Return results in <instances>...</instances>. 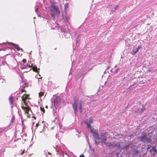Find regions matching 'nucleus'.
Instances as JSON below:
<instances>
[{"label": "nucleus", "mask_w": 157, "mask_h": 157, "mask_svg": "<svg viewBox=\"0 0 157 157\" xmlns=\"http://www.w3.org/2000/svg\"><path fill=\"white\" fill-rule=\"evenodd\" d=\"M155 153H153V154H152V156H155Z\"/></svg>", "instance_id": "2f4dec72"}, {"label": "nucleus", "mask_w": 157, "mask_h": 157, "mask_svg": "<svg viewBox=\"0 0 157 157\" xmlns=\"http://www.w3.org/2000/svg\"><path fill=\"white\" fill-rule=\"evenodd\" d=\"M135 152L136 154H138V153H139V151L138 150H136Z\"/></svg>", "instance_id": "bb28decb"}, {"label": "nucleus", "mask_w": 157, "mask_h": 157, "mask_svg": "<svg viewBox=\"0 0 157 157\" xmlns=\"http://www.w3.org/2000/svg\"><path fill=\"white\" fill-rule=\"evenodd\" d=\"M40 109L41 111L43 112L44 113L45 112V110L44 107H40Z\"/></svg>", "instance_id": "aec40b11"}, {"label": "nucleus", "mask_w": 157, "mask_h": 157, "mask_svg": "<svg viewBox=\"0 0 157 157\" xmlns=\"http://www.w3.org/2000/svg\"><path fill=\"white\" fill-rule=\"evenodd\" d=\"M117 71H118V70H116V72Z\"/></svg>", "instance_id": "4c0bfd02"}, {"label": "nucleus", "mask_w": 157, "mask_h": 157, "mask_svg": "<svg viewBox=\"0 0 157 157\" xmlns=\"http://www.w3.org/2000/svg\"><path fill=\"white\" fill-rule=\"evenodd\" d=\"M93 123L92 120L91 118H89V123Z\"/></svg>", "instance_id": "5701e85b"}, {"label": "nucleus", "mask_w": 157, "mask_h": 157, "mask_svg": "<svg viewBox=\"0 0 157 157\" xmlns=\"http://www.w3.org/2000/svg\"><path fill=\"white\" fill-rule=\"evenodd\" d=\"M21 107L25 113L29 114V111L31 110V108L29 106H25L23 103H21Z\"/></svg>", "instance_id": "39448f33"}, {"label": "nucleus", "mask_w": 157, "mask_h": 157, "mask_svg": "<svg viewBox=\"0 0 157 157\" xmlns=\"http://www.w3.org/2000/svg\"><path fill=\"white\" fill-rule=\"evenodd\" d=\"M83 104L79 103V109L81 113H82V105Z\"/></svg>", "instance_id": "dca6fc26"}, {"label": "nucleus", "mask_w": 157, "mask_h": 157, "mask_svg": "<svg viewBox=\"0 0 157 157\" xmlns=\"http://www.w3.org/2000/svg\"><path fill=\"white\" fill-rule=\"evenodd\" d=\"M108 133L107 132L101 133L100 134V139L101 140V142L104 144L108 147H110L112 145V143L110 142H106L107 140V136Z\"/></svg>", "instance_id": "f03ea898"}, {"label": "nucleus", "mask_w": 157, "mask_h": 157, "mask_svg": "<svg viewBox=\"0 0 157 157\" xmlns=\"http://www.w3.org/2000/svg\"><path fill=\"white\" fill-rule=\"evenodd\" d=\"M145 135H144L141 138V141H146V142H147L149 143H151V137L150 136L148 138L147 137H145Z\"/></svg>", "instance_id": "20e7f679"}, {"label": "nucleus", "mask_w": 157, "mask_h": 157, "mask_svg": "<svg viewBox=\"0 0 157 157\" xmlns=\"http://www.w3.org/2000/svg\"><path fill=\"white\" fill-rule=\"evenodd\" d=\"M79 103H81V104H84V101H82V99H81L80 101V102H79Z\"/></svg>", "instance_id": "b1692460"}, {"label": "nucleus", "mask_w": 157, "mask_h": 157, "mask_svg": "<svg viewBox=\"0 0 157 157\" xmlns=\"http://www.w3.org/2000/svg\"><path fill=\"white\" fill-rule=\"evenodd\" d=\"M152 147V149L150 150V152H151L152 151L155 152V153H157V150L156 149L155 146H152L150 145H148L147 148V151L149 150Z\"/></svg>", "instance_id": "0eeeda50"}, {"label": "nucleus", "mask_w": 157, "mask_h": 157, "mask_svg": "<svg viewBox=\"0 0 157 157\" xmlns=\"http://www.w3.org/2000/svg\"><path fill=\"white\" fill-rule=\"evenodd\" d=\"M39 125V124L38 123H36V127H38Z\"/></svg>", "instance_id": "c756f323"}, {"label": "nucleus", "mask_w": 157, "mask_h": 157, "mask_svg": "<svg viewBox=\"0 0 157 157\" xmlns=\"http://www.w3.org/2000/svg\"><path fill=\"white\" fill-rule=\"evenodd\" d=\"M22 103H23V104H24L25 105V106H29V105H28L27 103L26 102V101H25V102H23Z\"/></svg>", "instance_id": "412c9836"}, {"label": "nucleus", "mask_w": 157, "mask_h": 157, "mask_svg": "<svg viewBox=\"0 0 157 157\" xmlns=\"http://www.w3.org/2000/svg\"><path fill=\"white\" fill-rule=\"evenodd\" d=\"M48 154H49V155H51V156L52 155V153H50V152H48Z\"/></svg>", "instance_id": "473e14b6"}, {"label": "nucleus", "mask_w": 157, "mask_h": 157, "mask_svg": "<svg viewBox=\"0 0 157 157\" xmlns=\"http://www.w3.org/2000/svg\"><path fill=\"white\" fill-rule=\"evenodd\" d=\"M24 153V151H23V152H22L21 153V155H23V154Z\"/></svg>", "instance_id": "72a5a7b5"}, {"label": "nucleus", "mask_w": 157, "mask_h": 157, "mask_svg": "<svg viewBox=\"0 0 157 157\" xmlns=\"http://www.w3.org/2000/svg\"><path fill=\"white\" fill-rule=\"evenodd\" d=\"M15 119V117L14 116H13L12 118V122H13L14 120Z\"/></svg>", "instance_id": "a878e982"}, {"label": "nucleus", "mask_w": 157, "mask_h": 157, "mask_svg": "<svg viewBox=\"0 0 157 157\" xmlns=\"http://www.w3.org/2000/svg\"><path fill=\"white\" fill-rule=\"evenodd\" d=\"M30 95L29 94H25L21 97V99L23 102H25L27 99H29V97Z\"/></svg>", "instance_id": "6e6552de"}, {"label": "nucleus", "mask_w": 157, "mask_h": 157, "mask_svg": "<svg viewBox=\"0 0 157 157\" xmlns=\"http://www.w3.org/2000/svg\"><path fill=\"white\" fill-rule=\"evenodd\" d=\"M113 147L116 146L118 148H120L121 147V144L119 142H115L114 141H113L112 142V145Z\"/></svg>", "instance_id": "1a4fd4ad"}, {"label": "nucleus", "mask_w": 157, "mask_h": 157, "mask_svg": "<svg viewBox=\"0 0 157 157\" xmlns=\"http://www.w3.org/2000/svg\"><path fill=\"white\" fill-rule=\"evenodd\" d=\"M79 157H85V156L83 155H81Z\"/></svg>", "instance_id": "7c9ffc66"}, {"label": "nucleus", "mask_w": 157, "mask_h": 157, "mask_svg": "<svg viewBox=\"0 0 157 157\" xmlns=\"http://www.w3.org/2000/svg\"><path fill=\"white\" fill-rule=\"evenodd\" d=\"M78 98H75L74 99V103L72 104V107L74 110L75 113L78 111L77 106L78 103Z\"/></svg>", "instance_id": "7ed1b4c3"}, {"label": "nucleus", "mask_w": 157, "mask_h": 157, "mask_svg": "<svg viewBox=\"0 0 157 157\" xmlns=\"http://www.w3.org/2000/svg\"><path fill=\"white\" fill-rule=\"evenodd\" d=\"M44 92H40L39 94V96L40 97H41L44 95Z\"/></svg>", "instance_id": "6ab92c4d"}, {"label": "nucleus", "mask_w": 157, "mask_h": 157, "mask_svg": "<svg viewBox=\"0 0 157 157\" xmlns=\"http://www.w3.org/2000/svg\"><path fill=\"white\" fill-rule=\"evenodd\" d=\"M32 69L34 72H36L37 73H39V71L38 70H40V68H38V69L37 68V67L36 66H34L32 67Z\"/></svg>", "instance_id": "9b49d317"}, {"label": "nucleus", "mask_w": 157, "mask_h": 157, "mask_svg": "<svg viewBox=\"0 0 157 157\" xmlns=\"http://www.w3.org/2000/svg\"><path fill=\"white\" fill-rule=\"evenodd\" d=\"M85 123L87 125V127L88 128H90L91 127V125H90V123H86L85 122Z\"/></svg>", "instance_id": "a211bd4d"}, {"label": "nucleus", "mask_w": 157, "mask_h": 157, "mask_svg": "<svg viewBox=\"0 0 157 157\" xmlns=\"http://www.w3.org/2000/svg\"><path fill=\"white\" fill-rule=\"evenodd\" d=\"M93 136L95 139V144L98 145L100 142L99 141L100 137H99V135L97 133L95 132Z\"/></svg>", "instance_id": "423d86ee"}, {"label": "nucleus", "mask_w": 157, "mask_h": 157, "mask_svg": "<svg viewBox=\"0 0 157 157\" xmlns=\"http://www.w3.org/2000/svg\"><path fill=\"white\" fill-rule=\"evenodd\" d=\"M12 44L14 46V48L17 49L18 51H19L20 50V48L19 47L18 45H17L14 43H12Z\"/></svg>", "instance_id": "f8f14e48"}, {"label": "nucleus", "mask_w": 157, "mask_h": 157, "mask_svg": "<svg viewBox=\"0 0 157 157\" xmlns=\"http://www.w3.org/2000/svg\"><path fill=\"white\" fill-rule=\"evenodd\" d=\"M40 132H42V131H40Z\"/></svg>", "instance_id": "a19ab883"}, {"label": "nucleus", "mask_w": 157, "mask_h": 157, "mask_svg": "<svg viewBox=\"0 0 157 157\" xmlns=\"http://www.w3.org/2000/svg\"><path fill=\"white\" fill-rule=\"evenodd\" d=\"M54 128V127L52 128V129H53Z\"/></svg>", "instance_id": "ea45409f"}, {"label": "nucleus", "mask_w": 157, "mask_h": 157, "mask_svg": "<svg viewBox=\"0 0 157 157\" xmlns=\"http://www.w3.org/2000/svg\"><path fill=\"white\" fill-rule=\"evenodd\" d=\"M90 132L91 133H93V134L94 133L96 132L95 130L92 129L91 128H90Z\"/></svg>", "instance_id": "4be33fe9"}, {"label": "nucleus", "mask_w": 157, "mask_h": 157, "mask_svg": "<svg viewBox=\"0 0 157 157\" xmlns=\"http://www.w3.org/2000/svg\"><path fill=\"white\" fill-rule=\"evenodd\" d=\"M66 7L67 8V7H67V6H66Z\"/></svg>", "instance_id": "e433bc0d"}, {"label": "nucleus", "mask_w": 157, "mask_h": 157, "mask_svg": "<svg viewBox=\"0 0 157 157\" xmlns=\"http://www.w3.org/2000/svg\"><path fill=\"white\" fill-rule=\"evenodd\" d=\"M120 154V153H116V156L118 157V155H119Z\"/></svg>", "instance_id": "c85d7f7f"}, {"label": "nucleus", "mask_w": 157, "mask_h": 157, "mask_svg": "<svg viewBox=\"0 0 157 157\" xmlns=\"http://www.w3.org/2000/svg\"><path fill=\"white\" fill-rule=\"evenodd\" d=\"M26 59H23L22 62L24 63L26 62Z\"/></svg>", "instance_id": "393cba45"}, {"label": "nucleus", "mask_w": 157, "mask_h": 157, "mask_svg": "<svg viewBox=\"0 0 157 157\" xmlns=\"http://www.w3.org/2000/svg\"><path fill=\"white\" fill-rule=\"evenodd\" d=\"M142 108L139 109L138 110V111L140 112L141 113H142L145 109V108L143 107V105H142Z\"/></svg>", "instance_id": "4468645a"}, {"label": "nucleus", "mask_w": 157, "mask_h": 157, "mask_svg": "<svg viewBox=\"0 0 157 157\" xmlns=\"http://www.w3.org/2000/svg\"><path fill=\"white\" fill-rule=\"evenodd\" d=\"M46 108H48V106L47 105H46Z\"/></svg>", "instance_id": "c9c22d12"}, {"label": "nucleus", "mask_w": 157, "mask_h": 157, "mask_svg": "<svg viewBox=\"0 0 157 157\" xmlns=\"http://www.w3.org/2000/svg\"><path fill=\"white\" fill-rule=\"evenodd\" d=\"M33 117L34 118V119H36V117Z\"/></svg>", "instance_id": "f704fd0d"}, {"label": "nucleus", "mask_w": 157, "mask_h": 157, "mask_svg": "<svg viewBox=\"0 0 157 157\" xmlns=\"http://www.w3.org/2000/svg\"><path fill=\"white\" fill-rule=\"evenodd\" d=\"M33 67V64H31V65H28V67Z\"/></svg>", "instance_id": "cd10ccee"}, {"label": "nucleus", "mask_w": 157, "mask_h": 157, "mask_svg": "<svg viewBox=\"0 0 157 157\" xmlns=\"http://www.w3.org/2000/svg\"><path fill=\"white\" fill-rule=\"evenodd\" d=\"M117 71H118V70H116V72Z\"/></svg>", "instance_id": "58836bf2"}, {"label": "nucleus", "mask_w": 157, "mask_h": 157, "mask_svg": "<svg viewBox=\"0 0 157 157\" xmlns=\"http://www.w3.org/2000/svg\"><path fill=\"white\" fill-rule=\"evenodd\" d=\"M50 10L51 12V16L54 19L57 15L59 16L60 14V11L59 7L54 4L52 5L51 6Z\"/></svg>", "instance_id": "f257e3e1"}, {"label": "nucleus", "mask_w": 157, "mask_h": 157, "mask_svg": "<svg viewBox=\"0 0 157 157\" xmlns=\"http://www.w3.org/2000/svg\"><path fill=\"white\" fill-rule=\"evenodd\" d=\"M129 144L128 145L124 146L122 147V149L123 150H125L128 149L129 148Z\"/></svg>", "instance_id": "ddd939ff"}, {"label": "nucleus", "mask_w": 157, "mask_h": 157, "mask_svg": "<svg viewBox=\"0 0 157 157\" xmlns=\"http://www.w3.org/2000/svg\"><path fill=\"white\" fill-rule=\"evenodd\" d=\"M141 46L140 45L138 46V48L133 50V51L131 53L132 55H135L138 52L139 49L141 48Z\"/></svg>", "instance_id": "9d476101"}, {"label": "nucleus", "mask_w": 157, "mask_h": 157, "mask_svg": "<svg viewBox=\"0 0 157 157\" xmlns=\"http://www.w3.org/2000/svg\"><path fill=\"white\" fill-rule=\"evenodd\" d=\"M25 88V87L24 86L23 88L21 90V93H22L24 92H26V91L24 90Z\"/></svg>", "instance_id": "f3484780"}, {"label": "nucleus", "mask_w": 157, "mask_h": 157, "mask_svg": "<svg viewBox=\"0 0 157 157\" xmlns=\"http://www.w3.org/2000/svg\"><path fill=\"white\" fill-rule=\"evenodd\" d=\"M9 99L11 104H13L14 101L13 97H10L9 98Z\"/></svg>", "instance_id": "2eb2a0df"}]
</instances>
